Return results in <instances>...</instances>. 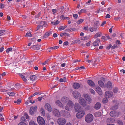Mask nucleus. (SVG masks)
<instances>
[{
  "instance_id": "nucleus-1",
  "label": "nucleus",
  "mask_w": 125,
  "mask_h": 125,
  "mask_svg": "<svg viewBox=\"0 0 125 125\" xmlns=\"http://www.w3.org/2000/svg\"><path fill=\"white\" fill-rule=\"evenodd\" d=\"M93 116L91 114H88L85 117V120L87 123H89L91 122L93 120Z\"/></svg>"
},
{
  "instance_id": "nucleus-2",
  "label": "nucleus",
  "mask_w": 125,
  "mask_h": 125,
  "mask_svg": "<svg viewBox=\"0 0 125 125\" xmlns=\"http://www.w3.org/2000/svg\"><path fill=\"white\" fill-rule=\"evenodd\" d=\"M66 105L65 109L66 110L69 111L73 108V102L70 100L69 101Z\"/></svg>"
},
{
  "instance_id": "nucleus-3",
  "label": "nucleus",
  "mask_w": 125,
  "mask_h": 125,
  "mask_svg": "<svg viewBox=\"0 0 125 125\" xmlns=\"http://www.w3.org/2000/svg\"><path fill=\"white\" fill-rule=\"evenodd\" d=\"M38 123L40 125H45V122L43 118L41 116H39L37 118Z\"/></svg>"
},
{
  "instance_id": "nucleus-4",
  "label": "nucleus",
  "mask_w": 125,
  "mask_h": 125,
  "mask_svg": "<svg viewBox=\"0 0 125 125\" xmlns=\"http://www.w3.org/2000/svg\"><path fill=\"white\" fill-rule=\"evenodd\" d=\"M66 120L63 118H60L57 120V122L58 124L60 125H63L66 123Z\"/></svg>"
},
{
  "instance_id": "nucleus-5",
  "label": "nucleus",
  "mask_w": 125,
  "mask_h": 125,
  "mask_svg": "<svg viewBox=\"0 0 125 125\" xmlns=\"http://www.w3.org/2000/svg\"><path fill=\"white\" fill-rule=\"evenodd\" d=\"M74 108L75 111L78 112L81 111L82 109L81 107L79 104L77 103L74 104Z\"/></svg>"
},
{
  "instance_id": "nucleus-6",
  "label": "nucleus",
  "mask_w": 125,
  "mask_h": 125,
  "mask_svg": "<svg viewBox=\"0 0 125 125\" xmlns=\"http://www.w3.org/2000/svg\"><path fill=\"white\" fill-rule=\"evenodd\" d=\"M85 113L84 111H81L78 112L76 115L77 118L78 119H80L82 118L84 115Z\"/></svg>"
},
{
  "instance_id": "nucleus-7",
  "label": "nucleus",
  "mask_w": 125,
  "mask_h": 125,
  "mask_svg": "<svg viewBox=\"0 0 125 125\" xmlns=\"http://www.w3.org/2000/svg\"><path fill=\"white\" fill-rule=\"evenodd\" d=\"M70 101V100H69V99L66 97H62L61 98V102L63 106L66 105L68 102Z\"/></svg>"
},
{
  "instance_id": "nucleus-8",
  "label": "nucleus",
  "mask_w": 125,
  "mask_h": 125,
  "mask_svg": "<svg viewBox=\"0 0 125 125\" xmlns=\"http://www.w3.org/2000/svg\"><path fill=\"white\" fill-rule=\"evenodd\" d=\"M72 94L73 97L76 99H78L81 96L80 93L76 91H73Z\"/></svg>"
},
{
  "instance_id": "nucleus-9",
  "label": "nucleus",
  "mask_w": 125,
  "mask_h": 125,
  "mask_svg": "<svg viewBox=\"0 0 125 125\" xmlns=\"http://www.w3.org/2000/svg\"><path fill=\"white\" fill-rule=\"evenodd\" d=\"M53 113L54 115L59 117L61 116V114L59 111L56 109H54L53 110Z\"/></svg>"
},
{
  "instance_id": "nucleus-10",
  "label": "nucleus",
  "mask_w": 125,
  "mask_h": 125,
  "mask_svg": "<svg viewBox=\"0 0 125 125\" xmlns=\"http://www.w3.org/2000/svg\"><path fill=\"white\" fill-rule=\"evenodd\" d=\"M79 102L81 105L83 106H85L86 105V102L85 100L83 98H80L79 100Z\"/></svg>"
},
{
  "instance_id": "nucleus-11",
  "label": "nucleus",
  "mask_w": 125,
  "mask_h": 125,
  "mask_svg": "<svg viewBox=\"0 0 125 125\" xmlns=\"http://www.w3.org/2000/svg\"><path fill=\"white\" fill-rule=\"evenodd\" d=\"M106 88H107L108 90H111L112 88V83L110 81H108L105 85Z\"/></svg>"
},
{
  "instance_id": "nucleus-12",
  "label": "nucleus",
  "mask_w": 125,
  "mask_h": 125,
  "mask_svg": "<svg viewBox=\"0 0 125 125\" xmlns=\"http://www.w3.org/2000/svg\"><path fill=\"white\" fill-rule=\"evenodd\" d=\"M113 93L112 92L106 91L105 94V97L108 98L111 97L113 95Z\"/></svg>"
},
{
  "instance_id": "nucleus-13",
  "label": "nucleus",
  "mask_w": 125,
  "mask_h": 125,
  "mask_svg": "<svg viewBox=\"0 0 125 125\" xmlns=\"http://www.w3.org/2000/svg\"><path fill=\"white\" fill-rule=\"evenodd\" d=\"M45 107L46 109L49 112L52 111V108L50 105L48 103H46L45 105Z\"/></svg>"
},
{
  "instance_id": "nucleus-14",
  "label": "nucleus",
  "mask_w": 125,
  "mask_h": 125,
  "mask_svg": "<svg viewBox=\"0 0 125 125\" xmlns=\"http://www.w3.org/2000/svg\"><path fill=\"white\" fill-rule=\"evenodd\" d=\"M119 113L117 112H115V111H111L110 113V115L112 117L118 116Z\"/></svg>"
},
{
  "instance_id": "nucleus-15",
  "label": "nucleus",
  "mask_w": 125,
  "mask_h": 125,
  "mask_svg": "<svg viewBox=\"0 0 125 125\" xmlns=\"http://www.w3.org/2000/svg\"><path fill=\"white\" fill-rule=\"evenodd\" d=\"M36 106H35L34 107H31L30 110V114L31 115L33 114L34 113V111H36Z\"/></svg>"
},
{
  "instance_id": "nucleus-16",
  "label": "nucleus",
  "mask_w": 125,
  "mask_h": 125,
  "mask_svg": "<svg viewBox=\"0 0 125 125\" xmlns=\"http://www.w3.org/2000/svg\"><path fill=\"white\" fill-rule=\"evenodd\" d=\"M73 86L74 89H77L80 87V84L78 83H75L73 84Z\"/></svg>"
},
{
  "instance_id": "nucleus-17",
  "label": "nucleus",
  "mask_w": 125,
  "mask_h": 125,
  "mask_svg": "<svg viewBox=\"0 0 125 125\" xmlns=\"http://www.w3.org/2000/svg\"><path fill=\"white\" fill-rule=\"evenodd\" d=\"M95 91L100 95H101L102 94V92L100 88L99 87H97L95 89Z\"/></svg>"
},
{
  "instance_id": "nucleus-18",
  "label": "nucleus",
  "mask_w": 125,
  "mask_h": 125,
  "mask_svg": "<svg viewBox=\"0 0 125 125\" xmlns=\"http://www.w3.org/2000/svg\"><path fill=\"white\" fill-rule=\"evenodd\" d=\"M52 31H50L45 33L43 36V38L44 39L48 37L50 34H52Z\"/></svg>"
},
{
  "instance_id": "nucleus-19",
  "label": "nucleus",
  "mask_w": 125,
  "mask_h": 125,
  "mask_svg": "<svg viewBox=\"0 0 125 125\" xmlns=\"http://www.w3.org/2000/svg\"><path fill=\"white\" fill-rule=\"evenodd\" d=\"M100 42V40L99 39H97L93 43V46L96 47V46H98L99 44V43Z\"/></svg>"
},
{
  "instance_id": "nucleus-20",
  "label": "nucleus",
  "mask_w": 125,
  "mask_h": 125,
  "mask_svg": "<svg viewBox=\"0 0 125 125\" xmlns=\"http://www.w3.org/2000/svg\"><path fill=\"white\" fill-rule=\"evenodd\" d=\"M40 48V46L38 45H33L31 47V48L32 49L36 50H39Z\"/></svg>"
},
{
  "instance_id": "nucleus-21",
  "label": "nucleus",
  "mask_w": 125,
  "mask_h": 125,
  "mask_svg": "<svg viewBox=\"0 0 125 125\" xmlns=\"http://www.w3.org/2000/svg\"><path fill=\"white\" fill-rule=\"evenodd\" d=\"M101 105V104L100 103L97 102L95 105L94 108L96 109H98L100 108Z\"/></svg>"
},
{
  "instance_id": "nucleus-22",
  "label": "nucleus",
  "mask_w": 125,
  "mask_h": 125,
  "mask_svg": "<svg viewBox=\"0 0 125 125\" xmlns=\"http://www.w3.org/2000/svg\"><path fill=\"white\" fill-rule=\"evenodd\" d=\"M55 103L57 105L60 107H63V105L62 102L61 103L60 101L58 100H57L55 102Z\"/></svg>"
},
{
  "instance_id": "nucleus-23",
  "label": "nucleus",
  "mask_w": 125,
  "mask_h": 125,
  "mask_svg": "<svg viewBox=\"0 0 125 125\" xmlns=\"http://www.w3.org/2000/svg\"><path fill=\"white\" fill-rule=\"evenodd\" d=\"M87 83L90 86L94 87L95 86V84L91 80H89L87 81Z\"/></svg>"
},
{
  "instance_id": "nucleus-24",
  "label": "nucleus",
  "mask_w": 125,
  "mask_h": 125,
  "mask_svg": "<svg viewBox=\"0 0 125 125\" xmlns=\"http://www.w3.org/2000/svg\"><path fill=\"white\" fill-rule=\"evenodd\" d=\"M84 97H86V100L88 102V103L89 104L90 103L91 101V99L90 97L88 96L87 94H86L85 96H84Z\"/></svg>"
},
{
  "instance_id": "nucleus-25",
  "label": "nucleus",
  "mask_w": 125,
  "mask_h": 125,
  "mask_svg": "<svg viewBox=\"0 0 125 125\" xmlns=\"http://www.w3.org/2000/svg\"><path fill=\"white\" fill-rule=\"evenodd\" d=\"M102 35V33L99 32H97L94 36V38H97L98 37H100Z\"/></svg>"
},
{
  "instance_id": "nucleus-26",
  "label": "nucleus",
  "mask_w": 125,
  "mask_h": 125,
  "mask_svg": "<svg viewBox=\"0 0 125 125\" xmlns=\"http://www.w3.org/2000/svg\"><path fill=\"white\" fill-rule=\"evenodd\" d=\"M44 21H41L40 22H37L36 23L37 24H39V25L41 27V29L43 28V26L44 24Z\"/></svg>"
},
{
  "instance_id": "nucleus-27",
  "label": "nucleus",
  "mask_w": 125,
  "mask_h": 125,
  "mask_svg": "<svg viewBox=\"0 0 125 125\" xmlns=\"http://www.w3.org/2000/svg\"><path fill=\"white\" fill-rule=\"evenodd\" d=\"M37 77L35 75H32L30 77V79L32 81L36 79Z\"/></svg>"
},
{
  "instance_id": "nucleus-28",
  "label": "nucleus",
  "mask_w": 125,
  "mask_h": 125,
  "mask_svg": "<svg viewBox=\"0 0 125 125\" xmlns=\"http://www.w3.org/2000/svg\"><path fill=\"white\" fill-rule=\"evenodd\" d=\"M101 115V113L100 112H97L95 113L94 115L95 117L100 116Z\"/></svg>"
},
{
  "instance_id": "nucleus-29",
  "label": "nucleus",
  "mask_w": 125,
  "mask_h": 125,
  "mask_svg": "<svg viewBox=\"0 0 125 125\" xmlns=\"http://www.w3.org/2000/svg\"><path fill=\"white\" fill-rule=\"evenodd\" d=\"M98 83L99 85L102 87H103L104 86V83L101 80L99 81H98Z\"/></svg>"
},
{
  "instance_id": "nucleus-30",
  "label": "nucleus",
  "mask_w": 125,
  "mask_h": 125,
  "mask_svg": "<svg viewBox=\"0 0 125 125\" xmlns=\"http://www.w3.org/2000/svg\"><path fill=\"white\" fill-rule=\"evenodd\" d=\"M84 21L83 19H80L77 21V23L78 24H79L82 23Z\"/></svg>"
},
{
  "instance_id": "nucleus-31",
  "label": "nucleus",
  "mask_w": 125,
  "mask_h": 125,
  "mask_svg": "<svg viewBox=\"0 0 125 125\" xmlns=\"http://www.w3.org/2000/svg\"><path fill=\"white\" fill-rule=\"evenodd\" d=\"M107 97H105V98H104L103 100V102L104 103H106L108 101V99H107Z\"/></svg>"
},
{
  "instance_id": "nucleus-32",
  "label": "nucleus",
  "mask_w": 125,
  "mask_h": 125,
  "mask_svg": "<svg viewBox=\"0 0 125 125\" xmlns=\"http://www.w3.org/2000/svg\"><path fill=\"white\" fill-rule=\"evenodd\" d=\"M21 102V100L20 99H18L16 101H14L15 103H17V104H20Z\"/></svg>"
},
{
  "instance_id": "nucleus-33",
  "label": "nucleus",
  "mask_w": 125,
  "mask_h": 125,
  "mask_svg": "<svg viewBox=\"0 0 125 125\" xmlns=\"http://www.w3.org/2000/svg\"><path fill=\"white\" fill-rule=\"evenodd\" d=\"M66 78L64 77L62 78H61L60 79V81L61 82H65L66 81Z\"/></svg>"
},
{
  "instance_id": "nucleus-34",
  "label": "nucleus",
  "mask_w": 125,
  "mask_h": 125,
  "mask_svg": "<svg viewBox=\"0 0 125 125\" xmlns=\"http://www.w3.org/2000/svg\"><path fill=\"white\" fill-rule=\"evenodd\" d=\"M6 52L7 53H9L10 52H12L13 51L12 48L11 47L7 49L6 50Z\"/></svg>"
},
{
  "instance_id": "nucleus-35",
  "label": "nucleus",
  "mask_w": 125,
  "mask_h": 125,
  "mask_svg": "<svg viewBox=\"0 0 125 125\" xmlns=\"http://www.w3.org/2000/svg\"><path fill=\"white\" fill-rule=\"evenodd\" d=\"M7 94L10 96H13L14 95L15 93L12 92H8L7 93Z\"/></svg>"
},
{
  "instance_id": "nucleus-36",
  "label": "nucleus",
  "mask_w": 125,
  "mask_h": 125,
  "mask_svg": "<svg viewBox=\"0 0 125 125\" xmlns=\"http://www.w3.org/2000/svg\"><path fill=\"white\" fill-rule=\"evenodd\" d=\"M89 91L92 94H95V91L94 90L92 89H89Z\"/></svg>"
},
{
  "instance_id": "nucleus-37",
  "label": "nucleus",
  "mask_w": 125,
  "mask_h": 125,
  "mask_svg": "<svg viewBox=\"0 0 125 125\" xmlns=\"http://www.w3.org/2000/svg\"><path fill=\"white\" fill-rule=\"evenodd\" d=\"M66 112V111H65L64 110H62L61 111V115L62 116H65V114Z\"/></svg>"
},
{
  "instance_id": "nucleus-38",
  "label": "nucleus",
  "mask_w": 125,
  "mask_h": 125,
  "mask_svg": "<svg viewBox=\"0 0 125 125\" xmlns=\"http://www.w3.org/2000/svg\"><path fill=\"white\" fill-rule=\"evenodd\" d=\"M118 106L117 105L113 106L111 107V109L112 110H115L117 108Z\"/></svg>"
},
{
  "instance_id": "nucleus-39",
  "label": "nucleus",
  "mask_w": 125,
  "mask_h": 125,
  "mask_svg": "<svg viewBox=\"0 0 125 125\" xmlns=\"http://www.w3.org/2000/svg\"><path fill=\"white\" fill-rule=\"evenodd\" d=\"M59 47L58 46H56L53 47H52L50 48V49L52 50L56 49L58 48Z\"/></svg>"
},
{
  "instance_id": "nucleus-40",
  "label": "nucleus",
  "mask_w": 125,
  "mask_h": 125,
  "mask_svg": "<svg viewBox=\"0 0 125 125\" xmlns=\"http://www.w3.org/2000/svg\"><path fill=\"white\" fill-rule=\"evenodd\" d=\"M118 89L117 88H114L113 90V91L114 93H116L118 92Z\"/></svg>"
},
{
  "instance_id": "nucleus-41",
  "label": "nucleus",
  "mask_w": 125,
  "mask_h": 125,
  "mask_svg": "<svg viewBox=\"0 0 125 125\" xmlns=\"http://www.w3.org/2000/svg\"><path fill=\"white\" fill-rule=\"evenodd\" d=\"M32 35L30 32H27L25 36L26 37H31L32 36Z\"/></svg>"
},
{
  "instance_id": "nucleus-42",
  "label": "nucleus",
  "mask_w": 125,
  "mask_h": 125,
  "mask_svg": "<svg viewBox=\"0 0 125 125\" xmlns=\"http://www.w3.org/2000/svg\"><path fill=\"white\" fill-rule=\"evenodd\" d=\"M30 125H36V124L33 121H31L29 123Z\"/></svg>"
},
{
  "instance_id": "nucleus-43",
  "label": "nucleus",
  "mask_w": 125,
  "mask_h": 125,
  "mask_svg": "<svg viewBox=\"0 0 125 125\" xmlns=\"http://www.w3.org/2000/svg\"><path fill=\"white\" fill-rule=\"evenodd\" d=\"M41 112L42 114L44 115H45V111L44 109L42 108L41 109Z\"/></svg>"
},
{
  "instance_id": "nucleus-44",
  "label": "nucleus",
  "mask_w": 125,
  "mask_h": 125,
  "mask_svg": "<svg viewBox=\"0 0 125 125\" xmlns=\"http://www.w3.org/2000/svg\"><path fill=\"white\" fill-rule=\"evenodd\" d=\"M88 39V37H82L81 38V40H87Z\"/></svg>"
},
{
  "instance_id": "nucleus-45",
  "label": "nucleus",
  "mask_w": 125,
  "mask_h": 125,
  "mask_svg": "<svg viewBox=\"0 0 125 125\" xmlns=\"http://www.w3.org/2000/svg\"><path fill=\"white\" fill-rule=\"evenodd\" d=\"M117 123L120 125H123V123L122 122L121 120H119L117 121Z\"/></svg>"
},
{
  "instance_id": "nucleus-46",
  "label": "nucleus",
  "mask_w": 125,
  "mask_h": 125,
  "mask_svg": "<svg viewBox=\"0 0 125 125\" xmlns=\"http://www.w3.org/2000/svg\"><path fill=\"white\" fill-rule=\"evenodd\" d=\"M112 46V45L111 44H109L107 46V49L109 50L111 48Z\"/></svg>"
},
{
  "instance_id": "nucleus-47",
  "label": "nucleus",
  "mask_w": 125,
  "mask_h": 125,
  "mask_svg": "<svg viewBox=\"0 0 125 125\" xmlns=\"http://www.w3.org/2000/svg\"><path fill=\"white\" fill-rule=\"evenodd\" d=\"M49 59L46 60L44 63H42L43 65H45L48 62H49Z\"/></svg>"
},
{
  "instance_id": "nucleus-48",
  "label": "nucleus",
  "mask_w": 125,
  "mask_h": 125,
  "mask_svg": "<svg viewBox=\"0 0 125 125\" xmlns=\"http://www.w3.org/2000/svg\"><path fill=\"white\" fill-rule=\"evenodd\" d=\"M5 31L4 30H0V35H1V36L2 35V33L5 32Z\"/></svg>"
},
{
  "instance_id": "nucleus-49",
  "label": "nucleus",
  "mask_w": 125,
  "mask_h": 125,
  "mask_svg": "<svg viewBox=\"0 0 125 125\" xmlns=\"http://www.w3.org/2000/svg\"><path fill=\"white\" fill-rule=\"evenodd\" d=\"M117 45H116L115 44L112 46L111 48L112 49H115L117 47Z\"/></svg>"
},
{
  "instance_id": "nucleus-50",
  "label": "nucleus",
  "mask_w": 125,
  "mask_h": 125,
  "mask_svg": "<svg viewBox=\"0 0 125 125\" xmlns=\"http://www.w3.org/2000/svg\"><path fill=\"white\" fill-rule=\"evenodd\" d=\"M18 125H27L24 122H20L19 123Z\"/></svg>"
},
{
  "instance_id": "nucleus-51",
  "label": "nucleus",
  "mask_w": 125,
  "mask_h": 125,
  "mask_svg": "<svg viewBox=\"0 0 125 125\" xmlns=\"http://www.w3.org/2000/svg\"><path fill=\"white\" fill-rule=\"evenodd\" d=\"M73 17L75 19H76L78 17V15L76 14H74L73 15Z\"/></svg>"
},
{
  "instance_id": "nucleus-52",
  "label": "nucleus",
  "mask_w": 125,
  "mask_h": 125,
  "mask_svg": "<svg viewBox=\"0 0 125 125\" xmlns=\"http://www.w3.org/2000/svg\"><path fill=\"white\" fill-rule=\"evenodd\" d=\"M94 24L96 26H97L99 25V22L98 21H96L94 22Z\"/></svg>"
},
{
  "instance_id": "nucleus-53",
  "label": "nucleus",
  "mask_w": 125,
  "mask_h": 125,
  "mask_svg": "<svg viewBox=\"0 0 125 125\" xmlns=\"http://www.w3.org/2000/svg\"><path fill=\"white\" fill-rule=\"evenodd\" d=\"M65 17H64L63 15H61L60 17V19H61V20H64Z\"/></svg>"
},
{
  "instance_id": "nucleus-54",
  "label": "nucleus",
  "mask_w": 125,
  "mask_h": 125,
  "mask_svg": "<svg viewBox=\"0 0 125 125\" xmlns=\"http://www.w3.org/2000/svg\"><path fill=\"white\" fill-rule=\"evenodd\" d=\"M64 34H65L64 36H65V37H68L70 35L69 33H66L64 32Z\"/></svg>"
},
{
  "instance_id": "nucleus-55",
  "label": "nucleus",
  "mask_w": 125,
  "mask_h": 125,
  "mask_svg": "<svg viewBox=\"0 0 125 125\" xmlns=\"http://www.w3.org/2000/svg\"><path fill=\"white\" fill-rule=\"evenodd\" d=\"M25 119V117H22L21 118V120L22 121H24Z\"/></svg>"
},
{
  "instance_id": "nucleus-56",
  "label": "nucleus",
  "mask_w": 125,
  "mask_h": 125,
  "mask_svg": "<svg viewBox=\"0 0 125 125\" xmlns=\"http://www.w3.org/2000/svg\"><path fill=\"white\" fill-rule=\"evenodd\" d=\"M64 29L63 26H61L59 28V30L60 31L63 30Z\"/></svg>"
},
{
  "instance_id": "nucleus-57",
  "label": "nucleus",
  "mask_w": 125,
  "mask_h": 125,
  "mask_svg": "<svg viewBox=\"0 0 125 125\" xmlns=\"http://www.w3.org/2000/svg\"><path fill=\"white\" fill-rule=\"evenodd\" d=\"M4 8V5L2 4H0V8L1 9L3 8Z\"/></svg>"
},
{
  "instance_id": "nucleus-58",
  "label": "nucleus",
  "mask_w": 125,
  "mask_h": 125,
  "mask_svg": "<svg viewBox=\"0 0 125 125\" xmlns=\"http://www.w3.org/2000/svg\"><path fill=\"white\" fill-rule=\"evenodd\" d=\"M59 23V22L58 21H56L54 23V25H56L58 24Z\"/></svg>"
},
{
  "instance_id": "nucleus-59",
  "label": "nucleus",
  "mask_w": 125,
  "mask_h": 125,
  "mask_svg": "<svg viewBox=\"0 0 125 125\" xmlns=\"http://www.w3.org/2000/svg\"><path fill=\"white\" fill-rule=\"evenodd\" d=\"M22 79L23 81L24 82H26L27 81V79L24 76L22 78Z\"/></svg>"
},
{
  "instance_id": "nucleus-60",
  "label": "nucleus",
  "mask_w": 125,
  "mask_h": 125,
  "mask_svg": "<svg viewBox=\"0 0 125 125\" xmlns=\"http://www.w3.org/2000/svg\"><path fill=\"white\" fill-rule=\"evenodd\" d=\"M106 23V21H104V22L102 23V24L101 25V26H104V25Z\"/></svg>"
},
{
  "instance_id": "nucleus-61",
  "label": "nucleus",
  "mask_w": 125,
  "mask_h": 125,
  "mask_svg": "<svg viewBox=\"0 0 125 125\" xmlns=\"http://www.w3.org/2000/svg\"><path fill=\"white\" fill-rule=\"evenodd\" d=\"M68 44V42H64L63 43L64 45H67Z\"/></svg>"
},
{
  "instance_id": "nucleus-62",
  "label": "nucleus",
  "mask_w": 125,
  "mask_h": 125,
  "mask_svg": "<svg viewBox=\"0 0 125 125\" xmlns=\"http://www.w3.org/2000/svg\"><path fill=\"white\" fill-rule=\"evenodd\" d=\"M43 26L45 27H46L47 26V24L46 22L44 21Z\"/></svg>"
},
{
  "instance_id": "nucleus-63",
  "label": "nucleus",
  "mask_w": 125,
  "mask_h": 125,
  "mask_svg": "<svg viewBox=\"0 0 125 125\" xmlns=\"http://www.w3.org/2000/svg\"><path fill=\"white\" fill-rule=\"evenodd\" d=\"M89 29L90 31L91 32H93L94 31V30L93 28H92L90 27L89 28Z\"/></svg>"
},
{
  "instance_id": "nucleus-64",
  "label": "nucleus",
  "mask_w": 125,
  "mask_h": 125,
  "mask_svg": "<svg viewBox=\"0 0 125 125\" xmlns=\"http://www.w3.org/2000/svg\"><path fill=\"white\" fill-rule=\"evenodd\" d=\"M110 17V15L108 14H107L105 16L106 18H109Z\"/></svg>"
}]
</instances>
